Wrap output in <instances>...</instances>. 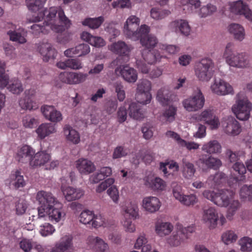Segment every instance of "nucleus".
Masks as SVG:
<instances>
[{
    "label": "nucleus",
    "mask_w": 252,
    "mask_h": 252,
    "mask_svg": "<svg viewBox=\"0 0 252 252\" xmlns=\"http://www.w3.org/2000/svg\"><path fill=\"white\" fill-rule=\"evenodd\" d=\"M44 19V25L33 24L31 27L32 33L38 36L41 33L47 34L51 30L57 33H62L70 27L71 22L65 16L63 10L60 7H52L40 12L37 16L29 20L31 22H37Z\"/></svg>",
    "instance_id": "obj_1"
},
{
    "label": "nucleus",
    "mask_w": 252,
    "mask_h": 252,
    "mask_svg": "<svg viewBox=\"0 0 252 252\" xmlns=\"http://www.w3.org/2000/svg\"><path fill=\"white\" fill-rule=\"evenodd\" d=\"M140 22V19L136 16H129L124 26L125 35L134 41L140 39L142 46L152 47L158 43V39L155 36L148 34L150 31V27L144 24L138 29Z\"/></svg>",
    "instance_id": "obj_2"
},
{
    "label": "nucleus",
    "mask_w": 252,
    "mask_h": 252,
    "mask_svg": "<svg viewBox=\"0 0 252 252\" xmlns=\"http://www.w3.org/2000/svg\"><path fill=\"white\" fill-rule=\"evenodd\" d=\"M223 56L226 63L231 66L243 68L249 63L248 57L245 53L233 51V44L231 43L227 44Z\"/></svg>",
    "instance_id": "obj_3"
},
{
    "label": "nucleus",
    "mask_w": 252,
    "mask_h": 252,
    "mask_svg": "<svg viewBox=\"0 0 252 252\" xmlns=\"http://www.w3.org/2000/svg\"><path fill=\"white\" fill-rule=\"evenodd\" d=\"M203 196L220 207H228L231 197L235 196V192L227 189H221L218 192L209 190H204Z\"/></svg>",
    "instance_id": "obj_4"
},
{
    "label": "nucleus",
    "mask_w": 252,
    "mask_h": 252,
    "mask_svg": "<svg viewBox=\"0 0 252 252\" xmlns=\"http://www.w3.org/2000/svg\"><path fill=\"white\" fill-rule=\"evenodd\" d=\"M214 63L209 58H204L196 63L194 67L195 74L202 81H208L213 75Z\"/></svg>",
    "instance_id": "obj_5"
},
{
    "label": "nucleus",
    "mask_w": 252,
    "mask_h": 252,
    "mask_svg": "<svg viewBox=\"0 0 252 252\" xmlns=\"http://www.w3.org/2000/svg\"><path fill=\"white\" fill-rule=\"evenodd\" d=\"M124 217L125 220L123 224L126 230L129 232H133L135 230L134 224L132 223L131 220H135L138 216V208L137 205L132 202L124 207Z\"/></svg>",
    "instance_id": "obj_6"
},
{
    "label": "nucleus",
    "mask_w": 252,
    "mask_h": 252,
    "mask_svg": "<svg viewBox=\"0 0 252 252\" xmlns=\"http://www.w3.org/2000/svg\"><path fill=\"white\" fill-rule=\"evenodd\" d=\"M205 103V98L199 90L198 92L192 95L185 99L183 101V105L185 109L189 112L196 111L201 109Z\"/></svg>",
    "instance_id": "obj_7"
},
{
    "label": "nucleus",
    "mask_w": 252,
    "mask_h": 252,
    "mask_svg": "<svg viewBox=\"0 0 252 252\" xmlns=\"http://www.w3.org/2000/svg\"><path fill=\"white\" fill-rule=\"evenodd\" d=\"M252 104L247 98L239 99L232 107V111L237 119L246 121L249 119Z\"/></svg>",
    "instance_id": "obj_8"
},
{
    "label": "nucleus",
    "mask_w": 252,
    "mask_h": 252,
    "mask_svg": "<svg viewBox=\"0 0 252 252\" xmlns=\"http://www.w3.org/2000/svg\"><path fill=\"white\" fill-rule=\"evenodd\" d=\"M87 76V74L81 72H63L60 74L59 77L63 83L77 84L85 81Z\"/></svg>",
    "instance_id": "obj_9"
},
{
    "label": "nucleus",
    "mask_w": 252,
    "mask_h": 252,
    "mask_svg": "<svg viewBox=\"0 0 252 252\" xmlns=\"http://www.w3.org/2000/svg\"><path fill=\"white\" fill-rule=\"evenodd\" d=\"M211 89L214 93L220 95L234 94L232 87L229 83L220 79H215L211 86Z\"/></svg>",
    "instance_id": "obj_10"
},
{
    "label": "nucleus",
    "mask_w": 252,
    "mask_h": 252,
    "mask_svg": "<svg viewBox=\"0 0 252 252\" xmlns=\"http://www.w3.org/2000/svg\"><path fill=\"white\" fill-rule=\"evenodd\" d=\"M36 199L41 206L49 208L56 205H60L57 199L49 192L44 190L38 191L36 194Z\"/></svg>",
    "instance_id": "obj_11"
},
{
    "label": "nucleus",
    "mask_w": 252,
    "mask_h": 252,
    "mask_svg": "<svg viewBox=\"0 0 252 252\" xmlns=\"http://www.w3.org/2000/svg\"><path fill=\"white\" fill-rule=\"evenodd\" d=\"M231 11L236 14L243 15L250 21L252 22V11L246 3L241 0H238L232 3L230 6Z\"/></svg>",
    "instance_id": "obj_12"
},
{
    "label": "nucleus",
    "mask_w": 252,
    "mask_h": 252,
    "mask_svg": "<svg viewBox=\"0 0 252 252\" xmlns=\"http://www.w3.org/2000/svg\"><path fill=\"white\" fill-rule=\"evenodd\" d=\"M202 220L210 229L215 228L219 220L218 213L214 207H209L203 211Z\"/></svg>",
    "instance_id": "obj_13"
},
{
    "label": "nucleus",
    "mask_w": 252,
    "mask_h": 252,
    "mask_svg": "<svg viewBox=\"0 0 252 252\" xmlns=\"http://www.w3.org/2000/svg\"><path fill=\"white\" fill-rule=\"evenodd\" d=\"M109 49L115 54L128 58L132 47L130 45L126 44L124 41H118L112 43Z\"/></svg>",
    "instance_id": "obj_14"
},
{
    "label": "nucleus",
    "mask_w": 252,
    "mask_h": 252,
    "mask_svg": "<svg viewBox=\"0 0 252 252\" xmlns=\"http://www.w3.org/2000/svg\"><path fill=\"white\" fill-rule=\"evenodd\" d=\"M222 125L224 130L227 134L237 135L241 131V127L239 122L232 117H228Z\"/></svg>",
    "instance_id": "obj_15"
},
{
    "label": "nucleus",
    "mask_w": 252,
    "mask_h": 252,
    "mask_svg": "<svg viewBox=\"0 0 252 252\" xmlns=\"http://www.w3.org/2000/svg\"><path fill=\"white\" fill-rule=\"evenodd\" d=\"M51 156L46 151H40L34 153L32 158L30 161V164L32 167H39L46 165L50 160Z\"/></svg>",
    "instance_id": "obj_16"
},
{
    "label": "nucleus",
    "mask_w": 252,
    "mask_h": 252,
    "mask_svg": "<svg viewBox=\"0 0 252 252\" xmlns=\"http://www.w3.org/2000/svg\"><path fill=\"white\" fill-rule=\"evenodd\" d=\"M198 120L204 121L212 129H217L220 125L218 117L211 110L203 111L199 115Z\"/></svg>",
    "instance_id": "obj_17"
},
{
    "label": "nucleus",
    "mask_w": 252,
    "mask_h": 252,
    "mask_svg": "<svg viewBox=\"0 0 252 252\" xmlns=\"http://www.w3.org/2000/svg\"><path fill=\"white\" fill-rule=\"evenodd\" d=\"M117 74H120L125 80L129 83H134L137 79V73L133 68L127 66H120L115 69Z\"/></svg>",
    "instance_id": "obj_18"
},
{
    "label": "nucleus",
    "mask_w": 252,
    "mask_h": 252,
    "mask_svg": "<svg viewBox=\"0 0 252 252\" xmlns=\"http://www.w3.org/2000/svg\"><path fill=\"white\" fill-rule=\"evenodd\" d=\"M73 248V237L71 235H65L56 244L55 248L51 252H67Z\"/></svg>",
    "instance_id": "obj_19"
},
{
    "label": "nucleus",
    "mask_w": 252,
    "mask_h": 252,
    "mask_svg": "<svg viewBox=\"0 0 252 252\" xmlns=\"http://www.w3.org/2000/svg\"><path fill=\"white\" fill-rule=\"evenodd\" d=\"M157 44V43L152 47L143 46L145 47V49L142 51V56L144 60L148 64L155 63L156 62L159 61L160 59L162 58L158 51L151 50Z\"/></svg>",
    "instance_id": "obj_20"
},
{
    "label": "nucleus",
    "mask_w": 252,
    "mask_h": 252,
    "mask_svg": "<svg viewBox=\"0 0 252 252\" xmlns=\"http://www.w3.org/2000/svg\"><path fill=\"white\" fill-rule=\"evenodd\" d=\"M87 244L90 249L96 252H105L108 250L107 244L98 237L89 236Z\"/></svg>",
    "instance_id": "obj_21"
},
{
    "label": "nucleus",
    "mask_w": 252,
    "mask_h": 252,
    "mask_svg": "<svg viewBox=\"0 0 252 252\" xmlns=\"http://www.w3.org/2000/svg\"><path fill=\"white\" fill-rule=\"evenodd\" d=\"M90 52V46L88 44L82 43L74 48L66 50L64 54L65 56L68 57H72L74 56L81 57L89 54Z\"/></svg>",
    "instance_id": "obj_22"
},
{
    "label": "nucleus",
    "mask_w": 252,
    "mask_h": 252,
    "mask_svg": "<svg viewBox=\"0 0 252 252\" xmlns=\"http://www.w3.org/2000/svg\"><path fill=\"white\" fill-rule=\"evenodd\" d=\"M41 110L46 119L51 122H58L62 120L61 112L57 111L53 106L44 105Z\"/></svg>",
    "instance_id": "obj_23"
},
{
    "label": "nucleus",
    "mask_w": 252,
    "mask_h": 252,
    "mask_svg": "<svg viewBox=\"0 0 252 252\" xmlns=\"http://www.w3.org/2000/svg\"><path fill=\"white\" fill-rule=\"evenodd\" d=\"M62 191L68 201H71L80 198L84 194L83 191L72 187H62Z\"/></svg>",
    "instance_id": "obj_24"
},
{
    "label": "nucleus",
    "mask_w": 252,
    "mask_h": 252,
    "mask_svg": "<svg viewBox=\"0 0 252 252\" xmlns=\"http://www.w3.org/2000/svg\"><path fill=\"white\" fill-rule=\"evenodd\" d=\"M143 207L150 213L158 211L161 206V203L158 198L154 196H149L144 198L142 202Z\"/></svg>",
    "instance_id": "obj_25"
},
{
    "label": "nucleus",
    "mask_w": 252,
    "mask_h": 252,
    "mask_svg": "<svg viewBox=\"0 0 252 252\" xmlns=\"http://www.w3.org/2000/svg\"><path fill=\"white\" fill-rule=\"evenodd\" d=\"M151 89V83L150 81L143 79L137 85V97L140 98L141 96H144L147 98L146 101H149V99L152 98V95L150 93Z\"/></svg>",
    "instance_id": "obj_26"
},
{
    "label": "nucleus",
    "mask_w": 252,
    "mask_h": 252,
    "mask_svg": "<svg viewBox=\"0 0 252 252\" xmlns=\"http://www.w3.org/2000/svg\"><path fill=\"white\" fill-rule=\"evenodd\" d=\"M35 151L31 146H23L17 153V158L19 162H27L31 161L34 154Z\"/></svg>",
    "instance_id": "obj_27"
},
{
    "label": "nucleus",
    "mask_w": 252,
    "mask_h": 252,
    "mask_svg": "<svg viewBox=\"0 0 252 252\" xmlns=\"http://www.w3.org/2000/svg\"><path fill=\"white\" fill-rule=\"evenodd\" d=\"M166 135L167 136L174 138L180 146L183 147H186L189 150H196L199 147V145L196 143L194 142H187L182 139L180 135L175 132L168 131L166 133Z\"/></svg>",
    "instance_id": "obj_28"
},
{
    "label": "nucleus",
    "mask_w": 252,
    "mask_h": 252,
    "mask_svg": "<svg viewBox=\"0 0 252 252\" xmlns=\"http://www.w3.org/2000/svg\"><path fill=\"white\" fill-rule=\"evenodd\" d=\"M49 219L52 222H58L65 216V213L62 211V204L56 205L47 210Z\"/></svg>",
    "instance_id": "obj_29"
},
{
    "label": "nucleus",
    "mask_w": 252,
    "mask_h": 252,
    "mask_svg": "<svg viewBox=\"0 0 252 252\" xmlns=\"http://www.w3.org/2000/svg\"><path fill=\"white\" fill-rule=\"evenodd\" d=\"M76 167L80 173L84 174L92 173L95 169L93 162L85 158L79 159L76 161Z\"/></svg>",
    "instance_id": "obj_30"
},
{
    "label": "nucleus",
    "mask_w": 252,
    "mask_h": 252,
    "mask_svg": "<svg viewBox=\"0 0 252 252\" xmlns=\"http://www.w3.org/2000/svg\"><path fill=\"white\" fill-rule=\"evenodd\" d=\"M29 94L30 90H26L25 92V97L19 101V106L23 110H35L38 108L36 103L32 100V95H30Z\"/></svg>",
    "instance_id": "obj_31"
},
{
    "label": "nucleus",
    "mask_w": 252,
    "mask_h": 252,
    "mask_svg": "<svg viewBox=\"0 0 252 252\" xmlns=\"http://www.w3.org/2000/svg\"><path fill=\"white\" fill-rule=\"evenodd\" d=\"M175 97L176 95L165 88L159 90L157 93V99L162 105L169 104Z\"/></svg>",
    "instance_id": "obj_32"
},
{
    "label": "nucleus",
    "mask_w": 252,
    "mask_h": 252,
    "mask_svg": "<svg viewBox=\"0 0 252 252\" xmlns=\"http://www.w3.org/2000/svg\"><path fill=\"white\" fill-rule=\"evenodd\" d=\"M82 40L86 41L89 44L95 47H103L105 44L104 39L99 36H95L87 32H84L81 35Z\"/></svg>",
    "instance_id": "obj_33"
},
{
    "label": "nucleus",
    "mask_w": 252,
    "mask_h": 252,
    "mask_svg": "<svg viewBox=\"0 0 252 252\" xmlns=\"http://www.w3.org/2000/svg\"><path fill=\"white\" fill-rule=\"evenodd\" d=\"M10 184L16 189L23 188L26 185V181L24 176L21 174V171L17 170L12 171L9 176Z\"/></svg>",
    "instance_id": "obj_34"
},
{
    "label": "nucleus",
    "mask_w": 252,
    "mask_h": 252,
    "mask_svg": "<svg viewBox=\"0 0 252 252\" xmlns=\"http://www.w3.org/2000/svg\"><path fill=\"white\" fill-rule=\"evenodd\" d=\"M170 25L175 28L176 31H179L181 34L188 36L190 32V27L186 20L178 19L173 21Z\"/></svg>",
    "instance_id": "obj_35"
},
{
    "label": "nucleus",
    "mask_w": 252,
    "mask_h": 252,
    "mask_svg": "<svg viewBox=\"0 0 252 252\" xmlns=\"http://www.w3.org/2000/svg\"><path fill=\"white\" fill-rule=\"evenodd\" d=\"M226 176L222 172H217L214 175L210 176L206 181V183L211 188H218L225 182Z\"/></svg>",
    "instance_id": "obj_36"
},
{
    "label": "nucleus",
    "mask_w": 252,
    "mask_h": 252,
    "mask_svg": "<svg viewBox=\"0 0 252 252\" xmlns=\"http://www.w3.org/2000/svg\"><path fill=\"white\" fill-rule=\"evenodd\" d=\"M39 52L43 56V61L46 62L50 59H55L57 56L56 51L49 43L43 44L39 48Z\"/></svg>",
    "instance_id": "obj_37"
},
{
    "label": "nucleus",
    "mask_w": 252,
    "mask_h": 252,
    "mask_svg": "<svg viewBox=\"0 0 252 252\" xmlns=\"http://www.w3.org/2000/svg\"><path fill=\"white\" fill-rule=\"evenodd\" d=\"M55 132V125L50 123L42 124L36 130L38 137L40 139H43L50 134Z\"/></svg>",
    "instance_id": "obj_38"
},
{
    "label": "nucleus",
    "mask_w": 252,
    "mask_h": 252,
    "mask_svg": "<svg viewBox=\"0 0 252 252\" xmlns=\"http://www.w3.org/2000/svg\"><path fill=\"white\" fill-rule=\"evenodd\" d=\"M63 131L68 141L75 144L79 143L80 141L79 134L71 126L68 125H65L63 127Z\"/></svg>",
    "instance_id": "obj_39"
},
{
    "label": "nucleus",
    "mask_w": 252,
    "mask_h": 252,
    "mask_svg": "<svg viewBox=\"0 0 252 252\" xmlns=\"http://www.w3.org/2000/svg\"><path fill=\"white\" fill-rule=\"evenodd\" d=\"M228 31L232 34L234 38L239 41H242L245 36L244 28L238 24H231L229 26Z\"/></svg>",
    "instance_id": "obj_40"
},
{
    "label": "nucleus",
    "mask_w": 252,
    "mask_h": 252,
    "mask_svg": "<svg viewBox=\"0 0 252 252\" xmlns=\"http://www.w3.org/2000/svg\"><path fill=\"white\" fill-rule=\"evenodd\" d=\"M182 173L183 176L187 179H191L196 172L194 164L185 159H183Z\"/></svg>",
    "instance_id": "obj_41"
},
{
    "label": "nucleus",
    "mask_w": 252,
    "mask_h": 252,
    "mask_svg": "<svg viewBox=\"0 0 252 252\" xmlns=\"http://www.w3.org/2000/svg\"><path fill=\"white\" fill-rule=\"evenodd\" d=\"M145 184L146 186L155 190H163L166 187L165 182L159 177L154 178L148 177Z\"/></svg>",
    "instance_id": "obj_42"
},
{
    "label": "nucleus",
    "mask_w": 252,
    "mask_h": 252,
    "mask_svg": "<svg viewBox=\"0 0 252 252\" xmlns=\"http://www.w3.org/2000/svg\"><path fill=\"white\" fill-rule=\"evenodd\" d=\"M201 162L205 164L207 167L216 169L221 165V161L217 158L212 156L207 157V155H202L199 158Z\"/></svg>",
    "instance_id": "obj_43"
},
{
    "label": "nucleus",
    "mask_w": 252,
    "mask_h": 252,
    "mask_svg": "<svg viewBox=\"0 0 252 252\" xmlns=\"http://www.w3.org/2000/svg\"><path fill=\"white\" fill-rule=\"evenodd\" d=\"M202 150L209 154L220 153L221 146L217 140L210 141L204 144L202 147Z\"/></svg>",
    "instance_id": "obj_44"
},
{
    "label": "nucleus",
    "mask_w": 252,
    "mask_h": 252,
    "mask_svg": "<svg viewBox=\"0 0 252 252\" xmlns=\"http://www.w3.org/2000/svg\"><path fill=\"white\" fill-rule=\"evenodd\" d=\"M171 14L170 10L161 7H153L150 10V16L156 20H162Z\"/></svg>",
    "instance_id": "obj_45"
},
{
    "label": "nucleus",
    "mask_w": 252,
    "mask_h": 252,
    "mask_svg": "<svg viewBox=\"0 0 252 252\" xmlns=\"http://www.w3.org/2000/svg\"><path fill=\"white\" fill-rule=\"evenodd\" d=\"M173 228V225L169 222L157 223L156 225V232L160 237L168 235Z\"/></svg>",
    "instance_id": "obj_46"
},
{
    "label": "nucleus",
    "mask_w": 252,
    "mask_h": 252,
    "mask_svg": "<svg viewBox=\"0 0 252 252\" xmlns=\"http://www.w3.org/2000/svg\"><path fill=\"white\" fill-rule=\"evenodd\" d=\"M8 76L7 74H6ZM9 78V77H8ZM9 80V79L8 80ZM7 85L4 87H6L8 84V86L7 87V89L9 92H11L13 94H18L23 92L24 89L21 81L18 79H13L10 81H8Z\"/></svg>",
    "instance_id": "obj_47"
},
{
    "label": "nucleus",
    "mask_w": 252,
    "mask_h": 252,
    "mask_svg": "<svg viewBox=\"0 0 252 252\" xmlns=\"http://www.w3.org/2000/svg\"><path fill=\"white\" fill-rule=\"evenodd\" d=\"M186 239L182 232L179 229L173 233L167 239V243L172 247H177L184 242Z\"/></svg>",
    "instance_id": "obj_48"
},
{
    "label": "nucleus",
    "mask_w": 252,
    "mask_h": 252,
    "mask_svg": "<svg viewBox=\"0 0 252 252\" xmlns=\"http://www.w3.org/2000/svg\"><path fill=\"white\" fill-rule=\"evenodd\" d=\"M129 115L135 120H140L144 117L140 106L136 102H132L129 106Z\"/></svg>",
    "instance_id": "obj_49"
},
{
    "label": "nucleus",
    "mask_w": 252,
    "mask_h": 252,
    "mask_svg": "<svg viewBox=\"0 0 252 252\" xmlns=\"http://www.w3.org/2000/svg\"><path fill=\"white\" fill-rule=\"evenodd\" d=\"M233 168L234 170L238 172L241 176L239 177H234L233 178L235 183L239 184L240 182H244L246 180L244 174L246 172V168L243 163L236 162L233 165Z\"/></svg>",
    "instance_id": "obj_50"
},
{
    "label": "nucleus",
    "mask_w": 252,
    "mask_h": 252,
    "mask_svg": "<svg viewBox=\"0 0 252 252\" xmlns=\"http://www.w3.org/2000/svg\"><path fill=\"white\" fill-rule=\"evenodd\" d=\"M104 20V18L102 16L95 18H87L82 22V24L83 25L87 26L91 29H95L100 26Z\"/></svg>",
    "instance_id": "obj_51"
},
{
    "label": "nucleus",
    "mask_w": 252,
    "mask_h": 252,
    "mask_svg": "<svg viewBox=\"0 0 252 252\" xmlns=\"http://www.w3.org/2000/svg\"><path fill=\"white\" fill-rule=\"evenodd\" d=\"M47 0H27V5L29 10L36 12L42 9Z\"/></svg>",
    "instance_id": "obj_52"
},
{
    "label": "nucleus",
    "mask_w": 252,
    "mask_h": 252,
    "mask_svg": "<svg viewBox=\"0 0 252 252\" xmlns=\"http://www.w3.org/2000/svg\"><path fill=\"white\" fill-rule=\"evenodd\" d=\"M240 197L244 201H252V185L243 186L240 190Z\"/></svg>",
    "instance_id": "obj_53"
},
{
    "label": "nucleus",
    "mask_w": 252,
    "mask_h": 252,
    "mask_svg": "<svg viewBox=\"0 0 252 252\" xmlns=\"http://www.w3.org/2000/svg\"><path fill=\"white\" fill-rule=\"evenodd\" d=\"M91 225L94 228H98L101 226L107 227L108 226V223L103 215L101 214H94Z\"/></svg>",
    "instance_id": "obj_54"
},
{
    "label": "nucleus",
    "mask_w": 252,
    "mask_h": 252,
    "mask_svg": "<svg viewBox=\"0 0 252 252\" xmlns=\"http://www.w3.org/2000/svg\"><path fill=\"white\" fill-rule=\"evenodd\" d=\"M94 215L93 211L84 210L80 215L79 220L83 224L91 225Z\"/></svg>",
    "instance_id": "obj_55"
},
{
    "label": "nucleus",
    "mask_w": 252,
    "mask_h": 252,
    "mask_svg": "<svg viewBox=\"0 0 252 252\" xmlns=\"http://www.w3.org/2000/svg\"><path fill=\"white\" fill-rule=\"evenodd\" d=\"M177 108L172 105H170L168 108L166 109L162 114V117L166 121L171 122L175 120V116L176 115Z\"/></svg>",
    "instance_id": "obj_56"
},
{
    "label": "nucleus",
    "mask_w": 252,
    "mask_h": 252,
    "mask_svg": "<svg viewBox=\"0 0 252 252\" xmlns=\"http://www.w3.org/2000/svg\"><path fill=\"white\" fill-rule=\"evenodd\" d=\"M237 238V234L232 230H227L223 233L221 236L222 241L226 245L235 242Z\"/></svg>",
    "instance_id": "obj_57"
},
{
    "label": "nucleus",
    "mask_w": 252,
    "mask_h": 252,
    "mask_svg": "<svg viewBox=\"0 0 252 252\" xmlns=\"http://www.w3.org/2000/svg\"><path fill=\"white\" fill-rule=\"evenodd\" d=\"M217 8L215 6L208 4L206 6H202L199 10L198 15L200 17H206L215 12Z\"/></svg>",
    "instance_id": "obj_58"
},
{
    "label": "nucleus",
    "mask_w": 252,
    "mask_h": 252,
    "mask_svg": "<svg viewBox=\"0 0 252 252\" xmlns=\"http://www.w3.org/2000/svg\"><path fill=\"white\" fill-rule=\"evenodd\" d=\"M5 64L0 61V89H3L8 83V78L5 73Z\"/></svg>",
    "instance_id": "obj_59"
},
{
    "label": "nucleus",
    "mask_w": 252,
    "mask_h": 252,
    "mask_svg": "<svg viewBox=\"0 0 252 252\" xmlns=\"http://www.w3.org/2000/svg\"><path fill=\"white\" fill-rule=\"evenodd\" d=\"M241 249L242 251L250 252L252 250V239L244 237L239 241Z\"/></svg>",
    "instance_id": "obj_60"
},
{
    "label": "nucleus",
    "mask_w": 252,
    "mask_h": 252,
    "mask_svg": "<svg viewBox=\"0 0 252 252\" xmlns=\"http://www.w3.org/2000/svg\"><path fill=\"white\" fill-rule=\"evenodd\" d=\"M15 211L17 215H22L25 213L28 208L27 201L20 199L15 203Z\"/></svg>",
    "instance_id": "obj_61"
},
{
    "label": "nucleus",
    "mask_w": 252,
    "mask_h": 252,
    "mask_svg": "<svg viewBox=\"0 0 252 252\" xmlns=\"http://www.w3.org/2000/svg\"><path fill=\"white\" fill-rule=\"evenodd\" d=\"M7 34L11 41L17 42L21 44L24 43L27 41L24 35L15 31H9L7 32Z\"/></svg>",
    "instance_id": "obj_62"
},
{
    "label": "nucleus",
    "mask_w": 252,
    "mask_h": 252,
    "mask_svg": "<svg viewBox=\"0 0 252 252\" xmlns=\"http://www.w3.org/2000/svg\"><path fill=\"white\" fill-rule=\"evenodd\" d=\"M23 124L26 128H32L37 124V120L31 115H26L23 119Z\"/></svg>",
    "instance_id": "obj_63"
},
{
    "label": "nucleus",
    "mask_w": 252,
    "mask_h": 252,
    "mask_svg": "<svg viewBox=\"0 0 252 252\" xmlns=\"http://www.w3.org/2000/svg\"><path fill=\"white\" fill-rule=\"evenodd\" d=\"M40 233L43 236H47L52 235L55 231V228L51 224L45 223L40 226Z\"/></svg>",
    "instance_id": "obj_64"
}]
</instances>
